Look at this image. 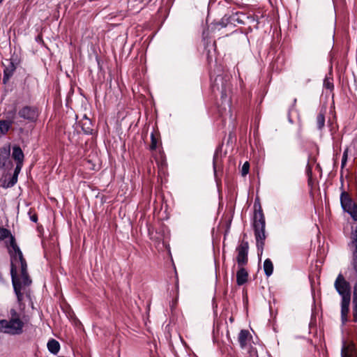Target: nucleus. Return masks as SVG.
Returning <instances> with one entry per match:
<instances>
[{
  "label": "nucleus",
  "instance_id": "obj_23",
  "mask_svg": "<svg viewBox=\"0 0 357 357\" xmlns=\"http://www.w3.org/2000/svg\"><path fill=\"white\" fill-rule=\"evenodd\" d=\"M15 114H16V110L15 109H13V110H10V111H8L7 113H6V119L8 121H12L13 123L14 122V119L15 118Z\"/></svg>",
  "mask_w": 357,
  "mask_h": 357
},
{
  "label": "nucleus",
  "instance_id": "obj_17",
  "mask_svg": "<svg viewBox=\"0 0 357 357\" xmlns=\"http://www.w3.org/2000/svg\"><path fill=\"white\" fill-rule=\"evenodd\" d=\"M13 124L12 121L8 120H2L0 121V133L6 134L10 128V126Z\"/></svg>",
  "mask_w": 357,
  "mask_h": 357
},
{
  "label": "nucleus",
  "instance_id": "obj_24",
  "mask_svg": "<svg viewBox=\"0 0 357 357\" xmlns=\"http://www.w3.org/2000/svg\"><path fill=\"white\" fill-rule=\"evenodd\" d=\"M250 164L248 162H245L241 169V175L243 176H246L249 172Z\"/></svg>",
  "mask_w": 357,
  "mask_h": 357
},
{
  "label": "nucleus",
  "instance_id": "obj_20",
  "mask_svg": "<svg viewBox=\"0 0 357 357\" xmlns=\"http://www.w3.org/2000/svg\"><path fill=\"white\" fill-rule=\"evenodd\" d=\"M353 266L354 269V276L356 278L355 284H357V249H355L353 252Z\"/></svg>",
  "mask_w": 357,
  "mask_h": 357
},
{
  "label": "nucleus",
  "instance_id": "obj_21",
  "mask_svg": "<svg viewBox=\"0 0 357 357\" xmlns=\"http://www.w3.org/2000/svg\"><path fill=\"white\" fill-rule=\"evenodd\" d=\"M227 86L226 84H222V88H221V98L222 99H225L226 100L227 98ZM227 105H229V100H227Z\"/></svg>",
  "mask_w": 357,
  "mask_h": 357
},
{
  "label": "nucleus",
  "instance_id": "obj_9",
  "mask_svg": "<svg viewBox=\"0 0 357 357\" xmlns=\"http://www.w3.org/2000/svg\"><path fill=\"white\" fill-rule=\"evenodd\" d=\"M22 165L20 164H17L13 176L10 178V180L8 182H6V181H4L3 183L1 184V186L4 188H8L13 187L17 181V176L19 173L21 171Z\"/></svg>",
  "mask_w": 357,
  "mask_h": 357
},
{
  "label": "nucleus",
  "instance_id": "obj_32",
  "mask_svg": "<svg viewBox=\"0 0 357 357\" xmlns=\"http://www.w3.org/2000/svg\"><path fill=\"white\" fill-rule=\"evenodd\" d=\"M1 3L0 2V4H1Z\"/></svg>",
  "mask_w": 357,
  "mask_h": 357
},
{
  "label": "nucleus",
  "instance_id": "obj_29",
  "mask_svg": "<svg viewBox=\"0 0 357 357\" xmlns=\"http://www.w3.org/2000/svg\"><path fill=\"white\" fill-rule=\"evenodd\" d=\"M31 220L34 222H36L37 220H38V217H37V215L36 214H33V215H31L30 217Z\"/></svg>",
  "mask_w": 357,
  "mask_h": 357
},
{
  "label": "nucleus",
  "instance_id": "obj_8",
  "mask_svg": "<svg viewBox=\"0 0 357 357\" xmlns=\"http://www.w3.org/2000/svg\"><path fill=\"white\" fill-rule=\"evenodd\" d=\"M342 357H357V349L352 344H343L341 351Z\"/></svg>",
  "mask_w": 357,
  "mask_h": 357
},
{
  "label": "nucleus",
  "instance_id": "obj_6",
  "mask_svg": "<svg viewBox=\"0 0 357 357\" xmlns=\"http://www.w3.org/2000/svg\"><path fill=\"white\" fill-rule=\"evenodd\" d=\"M18 116L29 122H33L38 119V111L36 107L24 106L18 111Z\"/></svg>",
  "mask_w": 357,
  "mask_h": 357
},
{
  "label": "nucleus",
  "instance_id": "obj_22",
  "mask_svg": "<svg viewBox=\"0 0 357 357\" xmlns=\"http://www.w3.org/2000/svg\"><path fill=\"white\" fill-rule=\"evenodd\" d=\"M324 86L331 91L333 90L334 87L333 80L328 77L325 78L324 81Z\"/></svg>",
  "mask_w": 357,
  "mask_h": 357
},
{
  "label": "nucleus",
  "instance_id": "obj_18",
  "mask_svg": "<svg viewBox=\"0 0 357 357\" xmlns=\"http://www.w3.org/2000/svg\"><path fill=\"white\" fill-rule=\"evenodd\" d=\"M326 109H321L317 116V124L319 129H321L325 124Z\"/></svg>",
  "mask_w": 357,
  "mask_h": 357
},
{
  "label": "nucleus",
  "instance_id": "obj_4",
  "mask_svg": "<svg viewBox=\"0 0 357 357\" xmlns=\"http://www.w3.org/2000/svg\"><path fill=\"white\" fill-rule=\"evenodd\" d=\"M265 218L261 208L259 211H257L255 213L254 217V229L255 235L257 241V246L258 249L263 250L264 245V240L266 238L265 235Z\"/></svg>",
  "mask_w": 357,
  "mask_h": 357
},
{
  "label": "nucleus",
  "instance_id": "obj_16",
  "mask_svg": "<svg viewBox=\"0 0 357 357\" xmlns=\"http://www.w3.org/2000/svg\"><path fill=\"white\" fill-rule=\"evenodd\" d=\"M10 155V148L3 147L0 149V164H5V162Z\"/></svg>",
  "mask_w": 357,
  "mask_h": 357
},
{
  "label": "nucleus",
  "instance_id": "obj_14",
  "mask_svg": "<svg viewBox=\"0 0 357 357\" xmlns=\"http://www.w3.org/2000/svg\"><path fill=\"white\" fill-rule=\"evenodd\" d=\"M353 313L354 321H357V283L354 284L353 292Z\"/></svg>",
  "mask_w": 357,
  "mask_h": 357
},
{
  "label": "nucleus",
  "instance_id": "obj_1",
  "mask_svg": "<svg viewBox=\"0 0 357 357\" xmlns=\"http://www.w3.org/2000/svg\"><path fill=\"white\" fill-rule=\"evenodd\" d=\"M6 238H10V245L15 252V257L11 264L10 273L19 307L20 310L23 312L25 308L24 294H26L27 298H30L29 292L26 291V288L31 284L32 280L27 273L26 261L16 243L15 237L8 229L0 227V241Z\"/></svg>",
  "mask_w": 357,
  "mask_h": 357
},
{
  "label": "nucleus",
  "instance_id": "obj_5",
  "mask_svg": "<svg viewBox=\"0 0 357 357\" xmlns=\"http://www.w3.org/2000/svg\"><path fill=\"white\" fill-rule=\"evenodd\" d=\"M340 202L343 210L347 212L354 220L357 221V204L353 201L348 192L345 191L342 192Z\"/></svg>",
  "mask_w": 357,
  "mask_h": 357
},
{
  "label": "nucleus",
  "instance_id": "obj_30",
  "mask_svg": "<svg viewBox=\"0 0 357 357\" xmlns=\"http://www.w3.org/2000/svg\"><path fill=\"white\" fill-rule=\"evenodd\" d=\"M222 77L218 76L215 79V84L218 86V81H222Z\"/></svg>",
  "mask_w": 357,
  "mask_h": 357
},
{
  "label": "nucleus",
  "instance_id": "obj_7",
  "mask_svg": "<svg viewBox=\"0 0 357 357\" xmlns=\"http://www.w3.org/2000/svg\"><path fill=\"white\" fill-rule=\"evenodd\" d=\"M248 243L243 241L237 247L236 251L238 252V255L236 257V261L238 266H243L248 263Z\"/></svg>",
  "mask_w": 357,
  "mask_h": 357
},
{
  "label": "nucleus",
  "instance_id": "obj_12",
  "mask_svg": "<svg viewBox=\"0 0 357 357\" xmlns=\"http://www.w3.org/2000/svg\"><path fill=\"white\" fill-rule=\"evenodd\" d=\"M250 338V333L247 330H241L238 335V342L241 348H245Z\"/></svg>",
  "mask_w": 357,
  "mask_h": 357
},
{
  "label": "nucleus",
  "instance_id": "obj_26",
  "mask_svg": "<svg viewBox=\"0 0 357 357\" xmlns=\"http://www.w3.org/2000/svg\"><path fill=\"white\" fill-rule=\"evenodd\" d=\"M13 73V70H8V69H6L4 70V77H3V82L6 83L8 79H9L10 76L12 75Z\"/></svg>",
  "mask_w": 357,
  "mask_h": 357
},
{
  "label": "nucleus",
  "instance_id": "obj_27",
  "mask_svg": "<svg viewBox=\"0 0 357 357\" xmlns=\"http://www.w3.org/2000/svg\"><path fill=\"white\" fill-rule=\"evenodd\" d=\"M347 156H348V149H347L344 151V153H343V156H342V167L345 165V164L347 162Z\"/></svg>",
  "mask_w": 357,
  "mask_h": 357
},
{
  "label": "nucleus",
  "instance_id": "obj_10",
  "mask_svg": "<svg viewBox=\"0 0 357 357\" xmlns=\"http://www.w3.org/2000/svg\"><path fill=\"white\" fill-rule=\"evenodd\" d=\"M248 273L247 271L243 267L239 266V270L236 273V282L238 285H243L248 280Z\"/></svg>",
  "mask_w": 357,
  "mask_h": 357
},
{
  "label": "nucleus",
  "instance_id": "obj_3",
  "mask_svg": "<svg viewBox=\"0 0 357 357\" xmlns=\"http://www.w3.org/2000/svg\"><path fill=\"white\" fill-rule=\"evenodd\" d=\"M334 286L337 291L342 296L341 319L342 323L344 324L347 321V314L351 301L350 284L342 274H339L335 281Z\"/></svg>",
  "mask_w": 357,
  "mask_h": 357
},
{
  "label": "nucleus",
  "instance_id": "obj_31",
  "mask_svg": "<svg viewBox=\"0 0 357 357\" xmlns=\"http://www.w3.org/2000/svg\"><path fill=\"white\" fill-rule=\"evenodd\" d=\"M4 0H0V2L2 3Z\"/></svg>",
  "mask_w": 357,
  "mask_h": 357
},
{
  "label": "nucleus",
  "instance_id": "obj_15",
  "mask_svg": "<svg viewBox=\"0 0 357 357\" xmlns=\"http://www.w3.org/2000/svg\"><path fill=\"white\" fill-rule=\"evenodd\" d=\"M47 348H48V350L54 354H56L59 352V349H60V345H59V342H57L56 340L52 339L51 340H50L47 343Z\"/></svg>",
  "mask_w": 357,
  "mask_h": 357
},
{
  "label": "nucleus",
  "instance_id": "obj_11",
  "mask_svg": "<svg viewBox=\"0 0 357 357\" xmlns=\"http://www.w3.org/2000/svg\"><path fill=\"white\" fill-rule=\"evenodd\" d=\"M12 157L17 161V164L23 165L24 155L20 146H15L13 148Z\"/></svg>",
  "mask_w": 357,
  "mask_h": 357
},
{
  "label": "nucleus",
  "instance_id": "obj_13",
  "mask_svg": "<svg viewBox=\"0 0 357 357\" xmlns=\"http://www.w3.org/2000/svg\"><path fill=\"white\" fill-rule=\"evenodd\" d=\"M79 124L81 125L82 130L86 134L91 133L93 130L92 123L89 119L85 116L82 121H80Z\"/></svg>",
  "mask_w": 357,
  "mask_h": 357
},
{
  "label": "nucleus",
  "instance_id": "obj_2",
  "mask_svg": "<svg viewBox=\"0 0 357 357\" xmlns=\"http://www.w3.org/2000/svg\"><path fill=\"white\" fill-rule=\"evenodd\" d=\"M29 319L23 312H19L12 308L7 317L0 320V332L10 335H19L23 333Z\"/></svg>",
  "mask_w": 357,
  "mask_h": 357
},
{
  "label": "nucleus",
  "instance_id": "obj_28",
  "mask_svg": "<svg viewBox=\"0 0 357 357\" xmlns=\"http://www.w3.org/2000/svg\"><path fill=\"white\" fill-rule=\"evenodd\" d=\"M157 146V142L156 139L155 138L153 134H151V149L152 150L155 149Z\"/></svg>",
  "mask_w": 357,
  "mask_h": 357
},
{
  "label": "nucleus",
  "instance_id": "obj_19",
  "mask_svg": "<svg viewBox=\"0 0 357 357\" xmlns=\"http://www.w3.org/2000/svg\"><path fill=\"white\" fill-rule=\"evenodd\" d=\"M264 269L267 276H270L273 273V265L272 261L269 259H267L264 261Z\"/></svg>",
  "mask_w": 357,
  "mask_h": 357
},
{
  "label": "nucleus",
  "instance_id": "obj_25",
  "mask_svg": "<svg viewBox=\"0 0 357 357\" xmlns=\"http://www.w3.org/2000/svg\"><path fill=\"white\" fill-rule=\"evenodd\" d=\"M352 243L354 244L355 249H357V227L353 230L351 233Z\"/></svg>",
  "mask_w": 357,
  "mask_h": 357
}]
</instances>
